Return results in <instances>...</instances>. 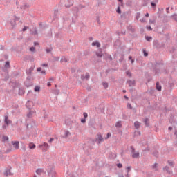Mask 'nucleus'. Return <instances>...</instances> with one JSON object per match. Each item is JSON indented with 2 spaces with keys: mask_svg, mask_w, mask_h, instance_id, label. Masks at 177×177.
<instances>
[{
  "mask_svg": "<svg viewBox=\"0 0 177 177\" xmlns=\"http://www.w3.org/2000/svg\"><path fill=\"white\" fill-rule=\"evenodd\" d=\"M26 81L25 82V86H27V88L30 86H32V80H34V76L32 75H27Z\"/></svg>",
  "mask_w": 177,
  "mask_h": 177,
  "instance_id": "nucleus-1",
  "label": "nucleus"
},
{
  "mask_svg": "<svg viewBox=\"0 0 177 177\" xmlns=\"http://www.w3.org/2000/svg\"><path fill=\"white\" fill-rule=\"evenodd\" d=\"M73 17H72V22L75 23L74 19H77L78 17V12H80V8L77 7H74L72 10Z\"/></svg>",
  "mask_w": 177,
  "mask_h": 177,
  "instance_id": "nucleus-2",
  "label": "nucleus"
},
{
  "mask_svg": "<svg viewBox=\"0 0 177 177\" xmlns=\"http://www.w3.org/2000/svg\"><path fill=\"white\" fill-rule=\"evenodd\" d=\"M130 149L131 150V157L132 158H139L140 153L139 151H135V147L133 146H131Z\"/></svg>",
  "mask_w": 177,
  "mask_h": 177,
  "instance_id": "nucleus-3",
  "label": "nucleus"
},
{
  "mask_svg": "<svg viewBox=\"0 0 177 177\" xmlns=\"http://www.w3.org/2000/svg\"><path fill=\"white\" fill-rule=\"evenodd\" d=\"M97 138L93 140V142L94 143H97V145H100L101 143H103L104 142V138H103V136H101V134H97Z\"/></svg>",
  "mask_w": 177,
  "mask_h": 177,
  "instance_id": "nucleus-4",
  "label": "nucleus"
},
{
  "mask_svg": "<svg viewBox=\"0 0 177 177\" xmlns=\"http://www.w3.org/2000/svg\"><path fill=\"white\" fill-rule=\"evenodd\" d=\"M39 149L44 152L48 151V150H49V145L46 142H44L43 144H40L39 145Z\"/></svg>",
  "mask_w": 177,
  "mask_h": 177,
  "instance_id": "nucleus-5",
  "label": "nucleus"
},
{
  "mask_svg": "<svg viewBox=\"0 0 177 177\" xmlns=\"http://www.w3.org/2000/svg\"><path fill=\"white\" fill-rule=\"evenodd\" d=\"M4 122L6 124L2 126L3 129H6V128H8V127H9V124H12V121L9 120V118L8 117V115H6L4 117Z\"/></svg>",
  "mask_w": 177,
  "mask_h": 177,
  "instance_id": "nucleus-6",
  "label": "nucleus"
},
{
  "mask_svg": "<svg viewBox=\"0 0 177 177\" xmlns=\"http://www.w3.org/2000/svg\"><path fill=\"white\" fill-rule=\"evenodd\" d=\"M48 176L49 177H56V171H55V169L50 168L49 170H48Z\"/></svg>",
  "mask_w": 177,
  "mask_h": 177,
  "instance_id": "nucleus-7",
  "label": "nucleus"
},
{
  "mask_svg": "<svg viewBox=\"0 0 177 177\" xmlns=\"http://www.w3.org/2000/svg\"><path fill=\"white\" fill-rule=\"evenodd\" d=\"M16 20H20V18L14 16V17L12 19H10V24H11L12 27H15V26H16Z\"/></svg>",
  "mask_w": 177,
  "mask_h": 177,
  "instance_id": "nucleus-8",
  "label": "nucleus"
},
{
  "mask_svg": "<svg viewBox=\"0 0 177 177\" xmlns=\"http://www.w3.org/2000/svg\"><path fill=\"white\" fill-rule=\"evenodd\" d=\"M73 4H74V1L73 0H66L65 1L66 8H70V6H73Z\"/></svg>",
  "mask_w": 177,
  "mask_h": 177,
  "instance_id": "nucleus-9",
  "label": "nucleus"
},
{
  "mask_svg": "<svg viewBox=\"0 0 177 177\" xmlns=\"http://www.w3.org/2000/svg\"><path fill=\"white\" fill-rule=\"evenodd\" d=\"M91 78V76H89V73H86L85 76L84 75H81V80L84 81V80H89Z\"/></svg>",
  "mask_w": 177,
  "mask_h": 177,
  "instance_id": "nucleus-10",
  "label": "nucleus"
},
{
  "mask_svg": "<svg viewBox=\"0 0 177 177\" xmlns=\"http://www.w3.org/2000/svg\"><path fill=\"white\" fill-rule=\"evenodd\" d=\"M83 150L84 151H86L87 153H90L92 150V148L91 147H87L86 145H84Z\"/></svg>",
  "mask_w": 177,
  "mask_h": 177,
  "instance_id": "nucleus-11",
  "label": "nucleus"
},
{
  "mask_svg": "<svg viewBox=\"0 0 177 177\" xmlns=\"http://www.w3.org/2000/svg\"><path fill=\"white\" fill-rule=\"evenodd\" d=\"M127 82L129 84V86H135V80H128Z\"/></svg>",
  "mask_w": 177,
  "mask_h": 177,
  "instance_id": "nucleus-12",
  "label": "nucleus"
},
{
  "mask_svg": "<svg viewBox=\"0 0 177 177\" xmlns=\"http://www.w3.org/2000/svg\"><path fill=\"white\" fill-rule=\"evenodd\" d=\"M12 144L13 145L15 149L17 150L19 149V141H12Z\"/></svg>",
  "mask_w": 177,
  "mask_h": 177,
  "instance_id": "nucleus-13",
  "label": "nucleus"
},
{
  "mask_svg": "<svg viewBox=\"0 0 177 177\" xmlns=\"http://www.w3.org/2000/svg\"><path fill=\"white\" fill-rule=\"evenodd\" d=\"M134 127L136 129H139V128H140V122L139 121H136L134 122Z\"/></svg>",
  "mask_w": 177,
  "mask_h": 177,
  "instance_id": "nucleus-14",
  "label": "nucleus"
},
{
  "mask_svg": "<svg viewBox=\"0 0 177 177\" xmlns=\"http://www.w3.org/2000/svg\"><path fill=\"white\" fill-rule=\"evenodd\" d=\"M32 71H34V67H30L28 70L26 71L27 75H32Z\"/></svg>",
  "mask_w": 177,
  "mask_h": 177,
  "instance_id": "nucleus-15",
  "label": "nucleus"
},
{
  "mask_svg": "<svg viewBox=\"0 0 177 177\" xmlns=\"http://www.w3.org/2000/svg\"><path fill=\"white\" fill-rule=\"evenodd\" d=\"M32 114H35V111H30L27 114L28 118H31V117H32Z\"/></svg>",
  "mask_w": 177,
  "mask_h": 177,
  "instance_id": "nucleus-16",
  "label": "nucleus"
},
{
  "mask_svg": "<svg viewBox=\"0 0 177 177\" xmlns=\"http://www.w3.org/2000/svg\"><path fill=\"white\" fill-rule=\"evenodd\" d=\"M144 123L146 127H150V120H149V118H145L144 120Z\"/></svg>",
  "mask_w": 177,
  "mask_h": 177,
  "instance_id": "nucleus-17",
  "label": "nucleus"
},
{
  "mask_svg": "<svg viewBox=\"0 0 177 177\" xmlns=\"http://www.w3.org/2000/svg\"><path fill=\"white\" fill-rule=\"evenodd\" d=\"M127 30H129V31H131V32H135V28H133V26L132 25H129L127 26Z\"/></svg>",
  "mask_w": 177,
  "mask_h": 177,
  "instance_id": "nucleus-18",
  "label": "nucleus"
},
{
  "mask_svg": "<svg viewBox=\"0 0 177 177\" xmlns=\"http://www.w3.org/2000/svg\"><path fill=\"white\" fill-rule=\"evenodd\" d=\"M92 46H97V48H100V43L99 41H95L91 44Z\"/></svg>",
  "mask_w": 177,
  "mask_h": 177,
  "instance_id": "nucleus-19",
  "label": "nucleus"
},
{
  "mask_svg": "<svg viewBox=\"0 0 177 177\" xmlns=\"http://www.w3.org/2000/svg\"><path fill=\"white\" fill-rule=\"evenodd\" d=\"M4 175L6 176H10V175H12V173H10V169H6L4 172Z\"/></svg>",
  "mask_w": 177,
  "mask_h": 177,
  "instance_id": "nucleus-20",
  "label": "nucleus"
},
{
  "mask_svg": "<svg viewBox=\"0 0 177 177\" xmlns=\"http://www.w3.org/2000/svg\"><path fill=\"white\" fill-rule=\"evenodd\" d=\"M36 174H37V175H41L42 174H44V169H37L36 170Z\"/></svg>",
  "mask_w": 177,
  "mask_h": 177,
  "instance_id": "nucleus-21",
  "label": "nucleus"
},
{
  "mask_svg": "<svg viewBox=\"0 0 177 177\" xmlns=\"http://www.w3.org/2000/svg\"><path fill=\"white\" fill-rule=\"evenodd\" d=\"M70 135H71V133H70V131H66L65 135L63 136L64 139H67V138H68Z\"/></svg>",
  "mask_w": 177,
  "mask_h": 177,
  "instance_id": "nucleus-22",
  "label": "nucleus"
},
{
  "mask_svg": "<svg viewBox=\"0 0 177 177\" xmlns=\"http://www.w3.org/2000/svg\"><path fill=\"white\" fill-rule=\"evenodd\" d=\"M158 2V0H155V1H152L151 2V6H152V8H156V6H157V3Z\"/></svg>",
  "mask_w": 177,
  "mask_h": 177,
  "instance_id": "nucleus-23",
  "label": "nucleus"
},
{
  "mask_svg": "<svg viewBox=\"0 0 177 177\" xmlns=\"http://www.w3.org/2000/svg\"><path fill=\"white\" fill-rule=\"evenodd\" d=\"M116 128H121L122 127V124L121 123V121H118L115 123Z\"/></svg>",
  "mask_w": 177,
  "mask_h": 177,
  "instance_id": "nucleus-24",
  "label": "nucleus"
},
{
  "mask_svg": "<svg viewBox=\"0 0 177 177\" xmlns=\"http://www.w3.org/2000/svg\"><path fill=\"white\" fill-rule=\"evenodd\" d=\"M156 89L157 91H161L162 86L160 85V83L158 82H156Z\"/></svg>",
  "mask_w": 177,
  "mask_h": 177,
  "instance_id": "nucleus-25",
  "label": "nucleus"
},
{
  "mask_svg": "<svg viewBox=\"0 0 177 177\" xmlns=\"http://www.w3.org/2000/svg\"><path fill=\"white\" fill-rule=\"evenodd\" d=\"M19 95L20 96H23V95H24V88L19 89Z\"/></svg>",
  "mask_w": 177,
  "mask_h": 177,
  "instance_id": "nucleus-26",
  "label": "nucleus"
},
{
  "mask_svg": "<svg viewBox=\"0 0 177 177\" xmlns=\"http://www.w3.org/2000/svg\"><path fill=\"white\" fill-rule=\"evenodd\" d=\"M163 171H166L167 174H171V171H169V167L168 166L163 167Z\"/></svg>",
  "mask_w": 177,
  "mask_h": 177,
  "instance_id": "nucleus-27",
  "label": "nucleus"
},
{
  "mask_svg": "<svg viewBox=\"0 0 177 177\" xmlns=\"http://www.w3.org/2000/svg\"><path fill=\"white\" fill-rule=\"evenodd\" d=\"M68 60L66 57H62L61 58V63H67Z\"/></svg>",
  "mask_w": 177,
  "mask_h": 177,
  "instance_id": "nucleus-28",
  "label": "nucleus"
},
{
  "mask_svg": "<svg viewBox=\"0 0 177 177\" xmlns=\"http://www.w3.org/2000/svg\"><path fill=\"white\" fill-rule=\"evenodd\" d=\"M157 165V163H155L153 165H152V168L153 169H155V171H158V167Z\"/></svg>",
  "mask_w": 177,
  "mask_h": 177,
  "instance_id": "nucleus-29",
  "label": "nucleus"
},
{
  "mask_svg": "<svg viewBox=\"0 0 177 177\" xmlns=\"http://www.w3.org/2000/svg\"><path fill=\"white\" fill-rule=\"evenodd\" d=\"M29 149H32H32H35V144H34V143H30V144H29Z\"/></svg>",
  "mask_w": 177,
  "mask_h": 177,
  "instance_id": "nucleus-30",
  "label": "nucleus"
},
{
  "mask_svg": "<svg viewBox=\"0 0 177 177\" xmlns=\"http://www.w3.org/2000/svg\"><path fill=\"white\" fill-rule=\"evenodd\" d=\"M53 93L54 95H59V93H60V90L56 88L53 90Z\"/></svg>",
  "mask_w": 177,
  "mask_h": 177,
  "instance_id": "nucleus-31",
  "label": "nucleus"
},
{
  "mask_svg": "<svg viewBox=\"0 0 177 177\" xmlns=\"http://www.w3.org/2000/svg\"><path fill=\"white\" fill-rule=\"evenodd\" d=\"M35 92H39L41 91V87L39 86H36L34 88Z\"/></svg>",
  "mask_w": 177,
  "mask_h": 177,
  "instance_id": "nucleus-32",
  "label": "nucleus"
},
{
  "mask_svg": "<svg viewBox=\"0 0 177 177\" xmlns=\"http://www.w3.org/2000/svg\"><path fill=\"white\" fill-rule=\"evenodd\" d=\"M32 35H38V30H37V28H35V30L31 32Z\"/></svg>",
  "mask_w": 177,
  "mask_h": 177,
  "instance_id": "nucleus-33",
  "label": "nucleus"
},
{
  "mask_svg": "<svg viewBox=\"0 0 177 177\" xmlns=\"http://www.w3.org/2000/svg\"><path fill=\"white\" fill-rule=\"evenodd\" d=\"M126 5H127V6H132V1L128 0V1L126 2Z\"/></svg>",
  "mask_w": 177,
  "mask_h": 177,
  "instance_id": "nucleus-34",
  "label": "nucleus"
},
{
  "mask_svg": "<svg viewBox=\"0 0 177 177\" xmlns=\"http://www.w3.org/2000/svg\"><path fill=\"white\" fill-rule=\"evenodd\" d=\"M102 85L104 88H105V89H107V88H109V83L107 82H102Z\"/></svg>",
  "mask_w": 177,
  "mask_h": 177,
  "instance_id": "nucleus-35",
  "label": "nucleus"
},
{
  "mask_svg": "<svg viewBox=\"0 0 177 177\" xmlns=\"http://www.w3.org/2000/svg\"><path fill=\"white\" fill-rule=\"evenodd\" d=\"M140 18V12H137L136 16V20H139Z\"/></svg>",
  "mask_w": 177,
  "mask_h": 177,
  "instance_id": "nucleus-36",
  "label": "nucleus"
},
{
  "mask_svg": "<svg viewBox=\"0 0 177 177\" xmlns=\"http://www.w3.org/2000/svg\"><path fill=\"white\" fill-rule=\"evenodd\" d=\"M145 39L147 41H148V42H150L151 41V39H153V38L151 37H149V36H146Z\"/></svg>",
  "mask_w": 177,
  "mask_h": 177,
  "instance_id": "nucleus-37",
  "label": "nucleus"
},
{
  "mask_svg": "<svg viewBox=\"0 0 177 177\" xmlns=\"http://www.w3.org/2000/svg\"><path fill=\"white\" fill-rule=\"evenodd\" d=\"M126 74L129 77V78H131V77H132V73H131L129 71H127Z\"/></svg>",
  "mask_w": 177,
  "mask_h": 177,
  "instance_id": "nucleus-38",
  "label": "nucleus"
},
{
  "mask_svg": "<svg viewBox=\"0 0 177 177\" xmlns=\"http://www.w3.org/2000/svg\"><path fill=\"white\" fill-rule=\"evenodd\" d=\"M6 140H9V138L8 136H3V142H6Z\"/></svg>",
  "mask_w": 177,
  "mask_h": 177,
  "instance_id": "nucleus-39",
  "label": "nucleus"
},
{
  "mask_svg": "<svg viewBox=\"0 0 177 177\" xmlns=\"http://www.w3.org/2000/svg\"><path fill=\"white\" fill-rule=\"evenodd\" d=\"M146 28L149 30V31H153V28H151V26L150 25L147 26Z\"/></svg>",
  "mask_w": 177,
  "mask_h": 177,
  "instance_id": "nucleus-40",
  "label": "nucleus"
},
{
  "mask_svg": "<svg viewBox=\"0 0 177 177\" xmlns=\"http://www.w3.org/2000/svg\"><path fill=\"white\" fill-rule=\"evenodd\" d=\"M117 13H118L119 15H121V8H120V6L118 7L117 10H116Z\"/></svg>",
  "mask_w": 177,
  "mask_h": 177,
  "instance_id": "nucleus-41",
  "label": "nucleus"
},
{
  "mask_svg": "<svg viewBox=\"0 0 177 177\" xmlns=\"http://www.w3.org/2000/svg\"><path fill=\"white\" fill-rule=\"evenodd\" d=\"M109 138H111V133H107L106 137L105 138V139H109Z\"/></svg>",
  "mask_w": 177,
  "mask_h": 177,
  "instance_id": "nucleus-42",
  "label": "nucleus"
},
{
  "mask_svg": "<svg viewBox=\"0 0 177 177\" xmlns=\"http://www.w3.org/2000/svg\"><path fill=\"white\" fill-rule=\"evenodd\" d=\"M143 55L145 57L149 56V53L147 52H146V50H143Z\"/></svg>",
  "mask_w": 177,
  "mask_h": 177,
  "instance_id": "nucleus-43",
  "label": "nucleus"
},
{
  "mask_svg": "<svg viewBox=\"0 0 177 177\" xmlns=\"http://www.w3.org/2000/svg\"><path fill=\"white\" fill-rule=\"evenodd\" d=\"M168 164H169V165H170V167H174V162L169 160Z\"/></svg>",
  "mask_w": 177,
  "mask_h": 177,
  "instance_id": "nucleus-44",
  "label": "nucleus"
},
{
  "mask_svg": "<svg viewBox=\"0 0 177 177\" xmlns=\"http://www.w3.org/2000/svg\"><path fill=\"white\" fill-rule=\"evenodd\" d=\"M30 52H35V47L32 46L30 48Z\"/></svg>",
  "mask_w": 177,
  "mask_h": 177,
  "instance_id": "nucleus-45",
  "label": "nucleus"
},
{
  "mask_svg": "<svg viewBox=\"0 0 177 177\" xmlns=\"http://www.w3.org/2000/svg\"><path fill=\"white\" fill-rule=\"evenodd\" d=\"M96 56H97V57H102L103 56V55L100 53H97Z\"/></svg>",
  "mask_w": 177,
  "mask_h": 177,
  "instance_id": "nucleus-46",
  "label": "nucleus"
},
{
  "mask_svg": "<svg viewBox=\"0 0 177 177\" xmlns=\"http://www.w3.org/2000/svg\"><path fill=\"white\" fill-rule=\"evenodd\" d=\"M126 171L127 173H129L131 171V166L127 167Z\"/></svg>",
  "mask_w": 177,
  "mask_h": 177,
  "instance_id": "nucleus-47",
  "label": "nucleus"
},
{
  "mask_svg": "<svg viewBox=\"0 0 177 177\" xmlns=\"http://www.w3.org/2000/svg\"><path fill=\"white\" fill-rule=\"evenodd\" d=\"M10 64L9 61L6 62V65H5V66H6V67H10Z\"/></svg>",
  "mask_w": 177,
  "mask_h": 177,
  "instance_id": "nucleus-48",
  "label": "nucleus"
},
{
  "mask_svg": "<svg viewBox=\"0 0 177 177\" xmlns=\"http://www.w3.org/2000/svg\"><path fill=\"white\" fill-rule=\"evenodd\" d=\"M54 60H55V62H59V60H60V57H54Z\"/></svg>",
  "mask_w": 177,
  "mask_h": 177,
  "instance_id": "nucleus-49",
  "label": "nucleus"
},
{
  "mask_svg": "<svg viewBox=\"0 0 177 177\" xmlns=\"http://www.w3.org/2000/svg\"><path fill=\"white\" fill-rule=\"evenodd\" d=\"M26 8H28V5H27V4H25L24 6H21V9H26Z\"/></svg>",
  "mask_w": 177,
  "mask_h": 177,
  "instance_id": "nucleus-50",
  "label": "nucleus"
},
{
  "mask_svg": "<svg viewBox=\"0 0 177 177\" xmlns=\"http://www.w3.org/2000/svg\"><path fill=\"white\" fill-rule=\"evenodd\" d=\"M81 122L82 124H85V122H86V118L81 119Z\"/></svg>",
  "mask_w": 177,
  "mask_h": 177,
  "instance_id": "nucleus-51",
  "label": "nucleus"
},
{
  "mask_svg": "<svg viewBox=\"0 0 177 177\" xmlns=\"http://www.w3.org/2000/svg\"><path fill=\"white\" fill-rule=\"evenodd\" d=\"M41 74H43V75H46V71L45 70L41 71Z\"/></svg>",
  "mask_w": 177,
  "mask_h": 177,
  "instance_id": "nucleus-52",
  "label": "nucleus"
},
{
  "mask_svg": "<svg viewBox=\"0 0 177 177\" xmlns=\"http://www.w3.org/2000/svg\"><path fill=\"white\" fill-rule=\"evenodd\" d=\"M116 165H117L118 168H122V164H121V163H118Z\"/></svg>",
  "mask_w": 177,
  "mask_h": 177,
  "instance_id": "nucleus-53",
  "label": "nucleus"
},
{
  "mask_svg": "<svg viewBox=\"0 0 177 177\" xmlns=\"http://www.w3.org/2000/svg\"><path fill=\"white\" fill-rule=\"evenodd\" d=\"M83 115H84L85 119L88 118V113H86V112H84Z\"/></svg>",
  "mask_w": 177,
  "mask_h": 177,
  "instance_id": "nucleus-54",
  "label": "nucleus"
},
{
  "mask_svg": "<svg viewBox=\"0 0 177 177\" xmlns=\"http://www.w3.org/2000/svg\"><path fill=\"white\" fill-rule=\"evenodd\" d=\"M46 53H50V52H52V49H50V48H46Z\"/></svg>",
  "mask_w": 177,
  "mask_h": 177,
  "instance_id": "nucleus-55",
  "label": "nucleus"
},
{
  "mask_svg": "<svg viewBox=\"0 0 177 177\" xmlns=\"http://www.w3.org/2000/svg\"><path fill=\"white\" fill-rule=\"evenodd\" d=\"M154 23H156V21H154V20H149V24H154Z\"/></svg>",
  "mask_w": 177,
  "mask_h": 177,
  "instance_id": "nucleus-56",
  "label": "nucleus"
},
{
  "mask_svg": "<svg viewBox=\"0 0 177 177\" xmlns=\"http://www.w3.org/2000/svg\"><path fill=\"white\" fill-rule=\"evenodd\" d=\"M127 109H130L131 110H132V105H131V104H128Z\"/></svg>",
  "mask_w": 177,
  "mask_h": 177,
  "instance_id": "nucleus-57",
  "label": "nucleus"
},
{
  "mask_svg": "<svg viewBox=\"0 0 177 177\" xmlns=\"http://www.w3.org/2000/svg\"><path fill=\"white\" fill-rule=\"evenodd\" d=\"M153 154L155 156V157H158V152L155 151L153 153Z\"/></svg>",
  "mask_w": 177,
  "mask_h": 177,
  "instance_id": "nucleus-58",
  "label": "nucleus"
},
{
  "mask_svg": "<svg viewBox=\"0 0 177 177\" xmlns=\"http://www.w3.org/2000/svg\"><path fill=\"white\" fill-rule=\"evenodd\" d=\"M53 140H55V138H51L49 140H48V143H52L53 142Z\"/></svg>",
  "mask_w": 177,
  "mask_h": 177,
  "instance_id": "nucleus-59",
  "label": "nucleus"
},
{
  "mask_svg": "<svg viewBox=\"0 0 177 177\" xmlns=\"http://www.w3.org/2000/svg\"><path fill=\"white\" fill-rule=\"evenodd\" d=\"M27 28H28V27L27 26H24L22 29V31L24 32V31H26L27 30Z\"/></svg>",
  "mask_w": 177,
  "mask_h": 177,
  "instance_id": "nucleus-60",
  "label": "nucleus"
},
{
  "mask_svg": "<svg viewBox=\"0 0 177 177\" xmlns=\"http://www.w3.org/2000/svg\"><path fill=\"white\" fill-rule=\"evenodd\" d=\"M140 21L141 23H145L146 21V19H145V18H142V19H140Z\"/></svg>",
  "mask_w": 177,
  "mask_h": 177,
  "instance_id": "nucleus-61",
  "label": "nucleus"
},
{
  "mask_svg": "<svg viewBox=\"0 0 177 177\" xmlns=\"http://www.w3.org/2000/svg\"><path fill=\"white\" fill-rule=\"evenodd\" d=\"M175 52V48H172V49L170 50V53H174Z\"/></svg>",
  "mask_w": 177,
  "mask_h": 177,
  "instance_id": "nucleus-62",
  "label": "nucleus"
},
{
  "mask_svg": "<svg viewBox=\"0 0 177 177\" xmlns=\"http://www.w3.org/2000/svg\"><path fill=\"white\" fill-rule=\"evenodd\" d=\"M68 19H70L69 17H63V20L64 21H67V20H68Z\"/></svg>",
  "mask_w": 177,
  "mask_h": 177,
  "instance_id": "nucleus-63",
  "label": "nucleus"
},
{
  "mask_svg": "<svg viewBox=\"0 0 177 177\" xmlns=\"http://www.w3.org/2000/svg\"><path fill=\"white\" fill-rule=\"evenodd\" d=\"M12 151V149H8L6 151V154H8V153H10Z\"/></svg>",
  "mask_w": 177,
  "mask_h": 177,
  "instance_id": "nucleus-64",
  "label": "nucleus"
}]
</instances>
